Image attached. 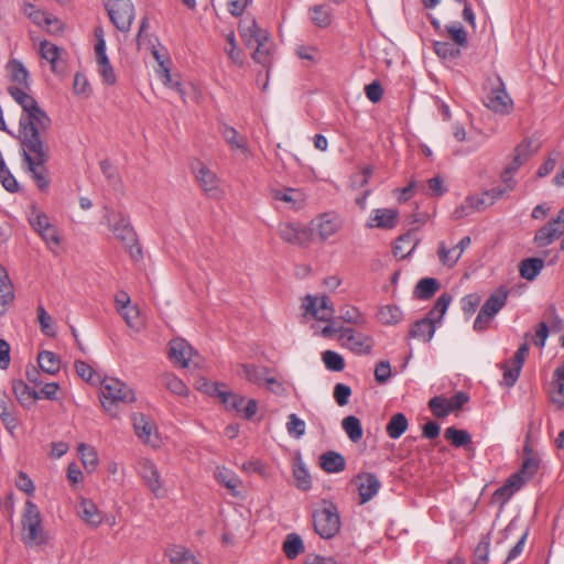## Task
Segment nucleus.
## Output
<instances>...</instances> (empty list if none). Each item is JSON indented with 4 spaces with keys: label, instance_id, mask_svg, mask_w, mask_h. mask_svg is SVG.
<instances>
[{
    "label": "nucleus",
    "instance_id": "nucleus-1",
    "mask_svg": "<svg viewBox=\"0 0 564 564\" xmlns=\"http://www.w3.org/2000/svg\"><path fill=\"white\" fill-rule=\"evenodd\" d=\"M8 91L23 110L19 120L20 141L43 138L52 124L51 118L45 110L39 106L34 97L26 94L20 87L11 86L8 88Z\"/></svg>",
    "mask_w": 564,
    "mask_h": 564
},
{
    "label": "nucleus",
    "instance_id": "nucleus-2",
    "mask_svg": "<svg viewBox=\"0 0 564 564\" xmlns=\"http://www.w3.org/2000/svg\"><path fill=\"white\" fill-rule=\"evenodd\" d=\"M22 148L23 162L28 165L33 181L37 188L42 192L46 191L50 186L48 171L45 163L48 162L50 147L43 138L26 141H20Z\"/></svg>",
    "mask_w": 564,
    "mask_h": 564
},
{
    "label": "nucleus",
    "instance_id": "nucleus-3",
    "mask_svg": "<svg viewBox=\"0 0 564 564\" xmlns=\"http://www.w3.org/2000/svg\"><path fill=\"white\" fill-rule=\"evenodd\" d=\"M239 32L247 46H256L252 53L253 61L269 68L271 64L269 33L258 25L254 18L245 19L239 24Z\"/></svg>",
    "mask_w": 564,
    "mask_h": 564
},
{
    "label": "nucleus",
    "instance_id": "nucleus-4",
    "mask_svg": "<svg viewBox=\"0 0 564 564\" xmlns=\"http://www.w3.org/2000/svg\"><path fill=\"white\" fill-rule=\"evenodd\" d=\"M100 386L101 405L113 417L118 416L120 405L135 401L134 391L117 378L107 377L100 381Z\"/></svg>",
    "mask_w": 564,
    "mask_h": 564
},
{
    "label": "nucleus",
    "instance_id": "nucleus-5",
    "mask_svg": "<svg viewBox=\"0 0 564 564\" xmlns=\"http://www.w3.org/2000/svg\"><path fill=\"white\" fill-rule=\"evenodd\" d=\"M106 219L115 237L122 242L130 256L135 260L140 259L142 250L129 219L120 212H109Z\"/></svg>",
    "mask_w": 564,
    "mask_h": 564
},
{
    "label": "nucleus",
    "instance_id": "nucleus-6",
    "mask_svg": "<svg viewBox=\"0 0 564 564\" xmlns=\"http://www.w3.org/2000/svg\"><path fill=\"white\" fill-rule=\"evenodd\" d=\"M23 542L26 546L41 545L46 542L42 525V516L37 506L28 500L22 514Z\"/></svg>",
    "mask_w": 564,
    "mask_h": 564
},
{
    "label": "nucleus",
    "instance_id": "nucleus-7",
    "mask_svg": "<svg viewBox=\"0 0 564 564\" xmlns=\"http://www.w3.org/2000/svg\"><path fill=\"white\" fill-rule=\"evenodd\" d=\"M340 517L337 507L329 501H323V507L313 512L315 532L322 539H333L340 530Z\"/></svg>",
    "mask_w": 564,
    "mask_h": 564
},
{
    "label": "nucleus",
    "instance_id": "nucleus-8",
    "mask_svg": "<svg viewBox=\"0 0 564 564\" xmlns=\"http://www.w3.org/2000/svg\"><path fill=\"white\" fill-rule=\"evenodd\" d=\"M104 2L113 25L120 32H129L135 15L131 0H104Z\"/></svg>",
    "mask_w": 564,
    "mask_h": 564
},
{
    "label": "nucleus",
    "instance_id": "nucleus-9",
    "mask_svg": "<svg viewBox=\"0 0 564 564\" xmlns=\"http://www.w3.org/2000/svg\"><path fill=\"white\" fill-rule=\"evenodd\" d=\"M339 340L343 347L351 350L356 355H368L373 347L371 337L355 332L352 328H341Z\"/></svg>",
    "mask_w": 564,
    "mask_h": 564
},
{
    "label": "nucleus",
    "instance_id": "nucleus-10",
    "mask_svg": "<svg viewBox=\"0 0 564 564\" xmlns=\"http://www.w3.org/2000/svg\"><path fill=\"white\" fill-rule=\"evenodd\" d=\"M137 436L145 444L156 446L159 438L155 425L142 413H133L131 416Z\"/></svg>",
    "mask_w": 564,
    "mask_h": 564
},
{
    "label": "nucleus",
    "instance_id": "nucleus-11",
    "mask_svg": "<svg viewBox=\"0 0 564 564\" xmlns=\"http://www.w3.org/2000/svg\"><path fill=\"white\" fill-rule=\"evenodd\" d=\"M280 237L289 243L304 246L310 242V231L300 225L292 223H282L279 225Z\"/></svg>",
    "mask_w": 564,
    "mask_h": 564
},
{
    "label": "nucleus",
    "instance_id": "nucleus-12",
    "mask_svg": "<svg viewBox=\"0 0 564 564\" xmlns=\"http://www.w3.org/2000/svg\"><path fill=\"white\" fill-rule=\"evenodd\" d=\"M360 503L371 500L379 491L381 482L375 474L362 473L357 476Z\"/></svg>",
    "mask_w": 564,
    "mask_h": 564
},
{
    "label": "nucleus",
    "instance_id": "nucleus-13",
    "mask_svg": "<svg viewBox=\"0 0 564 564\" xmlns=\"http://www.w3.org/2000/svg\"><path fill=\"white\" fill-rule=\"evenodd\" d=\"M512 101L508 96L503 84L500 82L497 88H494L486 97L485 106L499 113H507L511 108Z\"/></svg>",
    "mask_w": 564,
    "mask_h": 564
},
{
    "label": "nucleus",
    "instance_id": "nucleus-14",
    "mask_svg": "<svg viewBox=\"0 0 564 564\" xmlns=\"http://www.w3.org/2000/svg\"><path fill=\"white\" fill-rule=\"evenodd\" d=\"M137 470L151 491L156 495L162 484L155 465L148 458H141L138 462Z\"/></svg>",
    "mask_w": 564,
    "mask_h": 564
},
{
    "label": "nucleus",
    "instance_id": "nucleus-15",
    "mask_svg": "<svg viewBox=\"0 0 564 564\" xmlns=\"http://www.w3.org/2000/svg\"><path fill=\"white\" fill-rule=\"evenodd\" d=\"M169 346L170 358L181 364L182 367H187L194 354L193 347L182 338L172 339Z\"/></svg>",
    "mask_w": 564,
    "mask_h": 564
},
{
    "label": "nucleus",
    "instance_id": "nucleus-16",
    "mask_svg": "<svg viewBox=\"0 0 564 564\" xmlns=\"http://www.w3.org/2000/svg\"><path fill=\"white\" fill-rule=\"evenodd\" d=\"M398 212L392 208H377L368 221L370 228L391 229L397 225Z\"/></svg>",
    "mask_w": 564,
    "mask_h": 564
},
{
    "label": "nucleus",
    "instance_id": "nucleus-17",
    "mask_svg": "<svg viewBox=\"0 0 564 564\" xmlns=\"http://www.w3.org/2000/svg\"><path fill=\"white\" fill-rule=\"evenodd\" d=\"M523 486V477L520 474L511 475L506 482L494 492V500L497 502H507L512 495Z\"/></svg>",
    "mask_w": 564,
    "mask_h": 564
},
{
    "label": "nucleus",
    "instance_id": "nucleus-18",
    "mask_svg": "<svg viewBox=\"0 0 564 564\" xmlns=\"http://www.w3.org/2000/svg\"><path fill=\"white\" fill-rule=\"evenodd\" d=\"M270 373V369L264 366H257L253 364H241L239 366L238 375L257 386L264 383L265 376Z\"/></svg>",
    "mask_w": 564,
    "mask_h": 564
},
{
    "label": "nucleus",
    "instance_id": "nucleus-19",
    "mask_svg": "<svg viewBox=\"0 0 564 564\" xmlns=\"http://www.w3.org/2000/svg\"><path fill=\"white\" fill-rule=\"evenodd\" d=\"M219 132L231 150H239L242 153L248 152L247 138L241 135L234 127L221 123L219 126Z\"/></svg>",
    "mask_w": 564,
    "mask_h": 564
},
{
    "label": "nucleus",
    "instance_id": "nucleus-20",
    "mask_svg": "<svg viewBox=\"0 0 564 564\" xmlns=\"http://www.w3.org/2000/svg\"><path fill=\"white\" fill-rule=\"evenodd\" d=\"M560 237H562L561 231L555 227V224H553L551 219L535 231L533 242L536 247L544 248L552 245Z\"/></svg>",
    "mask_w": 564,
    "mask_h": 564
},
{
    "label": "nucleus",
    "instance_id": "nucleus-21",
    "mask_svg": "<svg viewBox=\"0 0 564 564\" xmlns=\"http://www.w3.org/2000/svg\"><path fill=\"white\" fill-rule=\"evenodd\" d=\"M435 333V321L433 317H429L427 315L416 321L411 329H410V336L413 338L421 339L425 343L430 341Z\"/></svg>",
    "mask_w": 564,
    "mask_h": 564
},
{
    "label": "nucleus",
    "instance_id": "nucleus-22",
    "mask_svg": "<svg viewBox=\"0 0 564 564\" xmlns=\"http://www.w3.org/2000/svg\"><path fill=\"white\" fill-rule=\"evenodd\" d=\"M319 466L324 471L335 474L345 469L346 462L341 454L328 451L319 456Z\"/></svg>",
    "mask_w": 564,
    "mask_h": 564
},
{
    "label": "nucleus",
    "instance_id": "nucleus-23",
    "mask_svg": "<svg viewBox=\"0 0 564 564\" xmlns=\"http://www.w3.org/2000/svg\"><path fill=\"white\" fill-rule=\"evenodd\" d=\"M165 555L172 564H199L193 552L184 545H170Z\"/></svg>",
    "mask_w": 564,
    "mask_h": 564
},
{
    "label": "nucleus",
    "instance_id": "nucleus-24",
    "mask_svg": "<svg viewBox=\"0 0 564 564\" xmlns=\"http://www.w3.org/2000/svg\"><path fill=\"white\" fill-rule=\"evenodd\" d=\"M40 53L42 58L51 64V69L58 73L63 69V62L61 61V48L48 41H43L40 44Z\"/></svg>",
    "mask_w": 564,
    "mask_h": 564
},
{
    "label": "nucleus",
    "instance_id": "nucleus-25",
    "mask_svg": "<svg viewBox=\"0 0 564 564\" xmlns=\"http://www.w3.org/2000/svg\"><path fill=\"white\" fill-rule=\"evenodd\" d=\"M78 513L90 527L97 528L102 522L101 512L91 500L82 499L78 507Z\"/></svg>",
    "mask_w": 564,
    "mask_h": 564
},
{
    "label": "nucleus",
    "instance_id": "nucleus-26",
    "mask_svg": "<svg viewBox=\"0 0 564 564\" xmlns=\"http://www.w3.org/2000/svg\"><path fill=\"white\" fill-rule=\"evenodd\" d=\"M550 397L552 402L558 408L564 405V361L553 372Z\"/></svg>",
    "mask_w": 564,
    "mask_h": 564
},
{
    "label": "nucleus",
    "instance_id": "nucleus-27",
    "mask_svg": "<svg viewBox=\"0 0 564 564\" xmlns=\"http://www.w3.org/2000/svg\"><path fill=\"white\" fill-rule=\"evenodd\" d=\"M315 227L318 236L325 240L340 228V220L337 216L324 214L316 220Z\"/></svg>",
    "mask_w": 564,
    "mask_h": 564
},
{
    "label": "nucleus",
    "instance_id": "nucleus-28",
    "mask_svg": "<svg viewBox=\"0 0 564 564\" xmlns=\"http://www.w3.org/2000/svg\"><path fill=\"white\" fill-rule=\"evenodd\" d=\"M508 299V291L503 288L498 289L491 293L486 300L480 310L486 311L487 315L494 318L498 312L506 305Z\"/></svg>",
    "mask_w": 564,
    "mask_h": 564
},
{
    "label": "nucleus",
    "instance_id": "nucleus-29",
    "mask_svg": "<svg viewBox=\"0 0 564 564\" xmlns=\"http://www.w3.org/2000/svg\"><path fill=\"white\" fill-rule=\"evenodd\" d=\"M213 393L220 399V402L226 406L227 410H234L237 413H241L242 408L246 404V398L231 392L223 391L217 384L213 388Z\"/></svg>",
    "mask_w": 564,
    "mask_h": 564
},
{
    "label": "nucleus",
    "instance_id": "nucleus-30",
    "mask_svg": "<svg viewBox=\"0 0 564 564\" xmlns=\"http://www.w3.org/2000/svg\"><path fill=\"white\" fill-rule=\"evenodd\" d=\"M544 267V260L541 258H528L520 262V275L528 280L533 281Z\"/></svg>",
    "mask_w": 564,
    "mask_h": 564
},
{
    "label": "nucleus",
    "instance_id": "nucleus-31",
    "mask_svg": "<svg viewBox=\"0 0 564 564\" xmlns=\"http://www.w3.org/2000/svg\"><path fill=\"white\" fill-rule=\"evenodd\" d=\"M13 403L7 394L0 398V417L4 426L12 432L18 426V420L12 411Z\"/></svg>",
    "mask_w": 564,
    "mask_h": 564
},
{
    "label": "nucleus",
    "instance_id": "nucleus-32",
    "mask_svg": "<svg viewBox=\"0 0 564 564\" xmlns=\"http://www.w3.org/2000/svg\"><path fill=\"white\" fill-rule=\"evenodd\" d=\"M154 57L160 64V69L158 70V73L163 84L174 89L181 96V98L185 100V90L183 89L181 82L178 79L173 78L170 69L164 66L163 61H161L160 55L158 54L156 51L154 52Z\"/></svg>",
    "mask_w": 564,
    "mask_h": 564
},
{
    "label": "nucleus",
    "instance_id": "nucleus-33",
    "mask_svg": "<svg viewBox=\"0 0 564 564\" xmlns=\"http://www.w3.org/2000/svg\"><path fill=\"white\" fill-rule=\"evenodd\" d=\"M14 300L13 286L6 273H0V316L7 311Z\"/></svg>",
    "mask_w": 564,
    "mask_h": 564
},
{
    "label": "nucleus",
    "instance_id": "nucleus-34",
    "mask_svg": "<svg viewBox=\"0 0 564 564\" xmlns=\"http://www.w3.org/2000/svg\"><path fill=\"white\" fill-rule=\"evenodd\" d=\"M318 297L306 295L303 306L306 311V313L311 314L313 317H315L318 321L322 322H329L333 319L335 311L327 312L323 308L317 307Z\"/></svg>",
    "mask_w": 564,
    "mask_h": 564
},
{
    "label": "nucleus",
    "instance_id": "nucleus-35",
    "mask_svg": "<svg viewBox=\"0 0 564 564\" xmlns=\"http://www.w3.org/2000/svg\"><path fill=\"white\" fill-rule=\"evenodd\" d=\"M37 364L41 370L48 375L57 373L61 367L58 357L48 350H43L37 355Z\"/></svg>",
    "mask_w": 564,
    "mask_h": 564
},
{
    "label": "nucleus",
    "instance_id": "nucleus-36",
    "mask_svg": "<svg viewBox=\"0 0 564 564\" xmlns=\"http://www.w3.org/2000/svg\"><path fill=\"white\" fill-rule=\"evenodd\" d=\"M283 552L289 560L296 558L304 552L302 538L296 533L288 534L283 542Z\"/></svg>",
    "mask_w": 564,
    "mask_h": 564
},
{
    "label": "nucleus",
    "instance_id": "nucleus-37",
    "mask_svg": "<svg viewBox=\"0 0 564 564\" xmlns=\"http://www.w3.org/2000/svg\"><path fill=\"white\" fill-rule=\"evenodd\" d=\"M196 178L207 194H213L215 191H217L218 187V180L214 172H212L208 167L205 165H202L199 170L196 173Z\"/></svg>",
    "mask_w": 564,
    "mask_h": 564
},
{
    "label": "nucleus",
    "instance_id": "nucleus-38",
    "mask_svg": "<svg viewBox=\"0 0 564 564\" xmlns=\"http://www.w3.org/2000/svg\"><path fill=\"white\" fill-rule=\"evenodd\" d=\"M416 243H417V240H414L412 232L402 235L398 238V240L393 247V254L395 257L403 259L413 252Z\"/></svg>",
    "mask_w": 564,
    "mask_h": 564
},
{
    "label": "nucleus",
    "instance_id": "nucleus-39",
    "mask_svg": "<svg viewBox=\"0 0 564 564\" xmlns=\"http://www.w3.org/2000/svg\"><path fill=\"white\" fill-rule=\"evenodd\" d=\"M440 283L434 278H424L421 279L415 289H414V295L416 299L420 300H429L431 299L435 292L438 290Z\"/></svg>",
    "mask_w": 564,
    "mask_h": 564
},
{
    "label": "nucleus",
    "instance_id": "nucleus-40",
    "mask_svg": "<svg viewBox=\"0 0 564 564\" xmlns=\"http://www.w3.org/2000/svg\"><path fill=\"white\" fill-rule=\"evenodd\" d=\"M408 425L406 416L403 413H395L388 422L386 431L391 438L397 440L406 431Z\"/></svg>",
    "mask_w": 564,
    "mask_h": 564
},
{
    "label": "nucleus",
    "instance_id": "nucleus-41",
    "mask_svg": "<svg viewBox=\"0 0 564 564\" xmlns=\"http://www.w3.org/2000/svg\"><path fill=\"white\" fill-rule=\"evenodd\" d=\"M444 437L452 443L454 447H467L471 444V435L465 430H458L449 426L444 432Z\"/></svg>",
    "mask_w": 564,
    "mask_h": 564
},
{
    "label": "nucleus",
    "instance_id": "nucleus-42",
    "mask_svg": "<svg viewBox=\"0 0 564 564\" xmlns=\"http://www.w3.org/2000/svg\"><path fill=\"white\" fill-rule=\"evenodd\" d=\"M341 426L351 442L356 443L361 440L362 426L358 417L354 415L346 416L341 422Z\"/></svg>",
    "mask_w": 564,
    "mask_h": 564
},
{
    "label": "nucleus",
    "instance_id": "nucleus-43",
    "mask_svg": "<svg viewBox=\"0 0 564 564\" xmlns=\"http://www.w3.org/2000/svg\"><path fill=\"white\" fill-rule=\"evenodd\" d=\"M311 20L318 28H326L330 24V9L325 4H316L310 9Z\"/></svg>",
    "mask_w": 564,
    "mask_h": 564
},
{
    "label": "nucleus",
    "instance_id": "nucleus-44",
    "mask_svg": "<svg viewBox=\"0 0 564 564\" xmlns=\"http://www.w3.org/2000/svg\"><path fill=\"white\" fill-rule=\"evenodd\" d=\"M434 52L443 59H455L460 56V47L447 41H435Z\"/></svg>",
    "mask_w": 564,
    "mask_h": 564
},
{
    "label": "nucleus",
    "instance_id": "nucleus-45",
    "mask_svg": "<svg viewBox=\"0 0 564 564\" xmlns=\"http://www.w3.org/2000/svg\"><path fill=\"white\" fill-rule=\"evenodd\" d=\"M7 67L12 82L23 85L24 87L29 86V72L20 61L12 59L8 63Z\"/></svg>",
    "mask_w": 564,
    "mask_h": 564
},
{
    "label": "nucleus",
    "instance_id": "nucleus-46",
    "mask_svg": "<svg viewBox=\"0 0 564 564\" xmlns=\"http://www.w3.org/2000/svg\"><path fill=\"white\" fill-rule=\"evenodd\" d=\"M78 453L80 455L84 467L88 471H94L98 465V455L96 449L93 446L80 443L78 445Z\"/></svg>",
    "mask_w": 564,
    "mask_h": 564
},
{
    "label": "nucleus",
    "instance_id": "nucleus-47",
    "mask_svg": "<svg viewBox=\"0 0 564 564\" xmlns=\"http://www.w3.org/2000/svg\"><path fill=\"white\" fill-rule=\"evenodd\" d=\"M293 476L296 481V487L303 491H307L312 487L311 476L304 463L297 459L293 468Z\"/></svg>",
    "mask_w": 564,
    "mask_h": 564
},
{
    "label": "nucleus",
    "instance_id": "nucleus-48",
    "mask_svg": "<svg viewBox=\"0 0 564 564\" xmlns=\"http://www.w3.org/2000/svg\"><path fill=\"white\" fill-rule=\"evenodd\" d=\"M162 384L176 395H186L188 388L186 384L173 373H164L161 376Z\"/></svg>",
    "mask_w": 564,
    "mask_h": 564
},
{
    "label": "nucleus",
    "instance_id": "nucleus-49",
    "mask_svg": "<svg viewBox=\"0 0 564 564\" xmlns=\"http://www.w3.org/2000/svg\"><path fill=\"white\" fill-rule=\"evenodd\" d=\"M378 319L384 325H394L402 319V312L395 305H384L378 312Z\"/></svg>",
    "mask_w": 564,
    "mask_h": 564
},
{
    "label": "nucleus",
    "instance_id": "nucleus-50",
    "mask_svg": "<svg viewBox=\"0 0 564 564\" xmlns=\"http://www.w3.org/2000/svg\"><path fill=\"white\" fill-rule=\"evenodd\" d=\"M24 13L37 25H51L53 22H57L51 14L36 9L33 4H26L24 7Z\"/></svg>",
    "mask_w": 564,
    "mask_h": 564
},
{
    "label": "nucleus",
    "instance_id": "nucleus-51",
    "mask_svg": "<svg viewBox=\"0 0 564 564\" xmlns=\"http://www.w3.org/2000/svg\"><path fill=\"white\" fill-rule=\"evenodd\" d=\"M429 408L433 415L438 419L446 417L452 412L448 400L443 395L433 397L429 401Z\"/></svg>",
    "mask_w": 564,
    "mask_h": 564
},
{
    "label": "nucleus",
    "instance_id": "nucleus-52",
    "mask_svg": "<svg viewBox=\"0 0 564 564\" xmlns=\"http://www.w3.org/2000/svg\"><path fill=\"white\" fill-rule=\"evenodd\" d=\"M445 29L452 39L453 43L459 47H466L468 44L467 32L459 23H451L445 25Z\"/></svg>",
    "mask_w": 564,
    "mask_h": 564
},
{
    "label": "nucleus",
    "instance_id": "nucleus-53",
    "mask_svg": "<svg viewBox=\"0 0 564 564\" xmlns=\"http://www.w3.org/2000/svg\"><path fill=\"white\" fill-rule=\"evenodd\" d=\"M529 144L521 143L516 148L512 162L507 165V174H513L530 158Z\"/></svg>",
    "mask_w": 564,
    "mask_h": 564
},
{
    "label": "nucleus",
    "instance_id": "nucleus-54",
    "mask_svg": "<svg viewBox=\"0 0 564 564\" xmlns=\"http://www.w3.org/2000/svg\"><path fill=\"white\" fill-rule=\"evenodd\" d=\"M453 297L448 293H443L436 300L434 307L427 313L429 317H433V319L441 321L444 314L447 311L448 305L451 304Z\"/></svg>",
    "mask_w": 564,
    "mask_h": 564
},
{
    "label": "nucleus",
    "instance_id": "nucleus-55",
    "mask_svg": "<svg viewBox=\"0 0 564 564\" xmlns=\"http://www.w3.org/2000/svg\"><path fill=\"white\" fill-rule=\"evenodd\" d=\"M543 321L546 322L550 330L552 333H558L563 328V319L561 318L560 314L557 313V310L554 304H550L544 314H543Z\"/></svg>",
    "mask_w": 564,
    "mask_h": 564
},
{
    "label": "nucleus",
    "instance_id": "nucleus-56",
    "mask_svg": "<svg viewBox=\"0 0 564 564\" xmlns=\"http://www.w3.org/2000/svg\"><path fill=\"white\" fill-rule=\"evenodd\" d=\"M339 319L355 325H361L365 323L364 315L359 312V310L351 305H344L339 310Z\"/></svg>",
    "mask_w": 564,
    "mask_h": 564
},
{
    "label": "nucleus",
    "instance_id": "nucleus-57",
    "mask_svg": "<svg viewBox=\"0 0 564 564\" xmlns=\"http://www.w3.org/2000/svg\"><path fill=\"white\" fill-rule=\"evenodd\" d=\"M322 360L325 364V367L330 371H341L345 368V360L336 351L326 350L322 354Z\"/></svg>",
    "mask_w": 564,
    "mask_h": 564
},
{
    "label": "nucleus",
    "instance_id": "nucleus-58",
    "mask_svg": "<svg viewBox=\"0 0 564 564\" xmlns=\"http://www.w3.org/2000/svg\"><path fill=\"white\" fill-rule=\"evenodd\" d=\"M440 261L446 267H454L460 258V252L456 248L448 249L445 242H441L437 251Z\"/></svg>",
    "mask_w": 564,
    "mask_h": 564
},
{
    "label": "nucleus",
    "instance_id": "nucleus-59",
    "mask_svg": "<svg viewBox=\"0 0 564 564\" xmlns=\"http://www.w3.org/2000/svg\"><path fill=\"white\" fill-rule=\"evenodd\" d=\"M540 467V459L535 456H528L523 459L522 466L517 474L523 477V484L531 479Z\"/></svg>",
    "mask_w": 564,
    "mask_h": 564
},
{
    "label": "nucleus",
    "instance_id": "nucleus-60",
    "mask_svg": "<svg viewBox=\"0 0 564 564\" xmlns=\"http://www.w3.org/2000/svg\"><path fill=\"white\" fill-rule=\"evenodd\" d=\"M12 390L18 401L23 406L31 405V388L22 380L13 381Z\"/></svg>",
    "mask_w": 564,
    "mask_h": 564
},
{
    "label": "nucleus",
    "instance_id": "nucleus-61",
    "mask_svg": "<svg viewBox=\"0 0 564 564\" xmlns=\"http://www.w3.org/2000/svg\"><path fill=\"white\" fill-rule=\"evenodd\" d=\"M286 431L290 436L300 438L305 434V422L292 413L288 416Z\"/></svg>",
    "mask_w": 564,
    "mask_h": 564
},
{
    "label": "nucleus",
    "instance_id": "nucleus-62",
    "mask_svg": "<svg viewBox=\"0 0 564 564\" xmlns=\"http://www.w3.org/2000/svg\"><path fill=\"white\" fill-rule=\"evenodd\" d=\"M75 370L82 379L89 383H96L100 380L93 367L83 360L75 361Z\"/></svg>",
    "mask_w": 564,
    "mask_h": 564
},
{
    "label": "nucleus",
    "instance_id": "nucleus-63",
    "mask_svg": "<svg viewBox=\"0 0 564 564\" xmlns=\"http://www.w3.org/2000/svg\"><path fill=\"white\" fill-rule=\"evenodd\" d=\"M217 480L229 490H236L240 485L238 477L226 468H218L216 471Z\"/></svg>",
    "mask_w": 564,
    "mask_h": 564
},
{
    "label": "nucleus",
    "instance_id": "nucleus-64",
    "mask_svg": "<svg viewBox=\"0 0 564 564\" xmlns=\"http://www.w3.org/2000/svg\"><path fill=\"white\" fill-rule=\"evenodd\" d=\"M37 319L41 326V330L47 335V336H54L55 329L52 326L53 318L52 316L45 311V308L40 305L37 307Z\"/></svg>",
    "mask_w": 564,
    "mask_h": 564
}]
</instances>
